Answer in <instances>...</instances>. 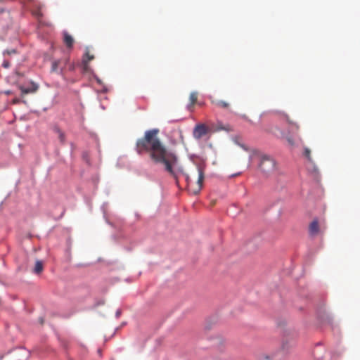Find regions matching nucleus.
I'll list each match as a JSON object with an SVG mask.
<instances>
[{"instance_id": "4468645a", "label": "nucleus", "mask_w": 360, "mask_h": 360, "mask_svg": "<svg viewBox=\"0 0 360 360\" xmlns=\"http://www.w3.org/2000/svg\"><path fill=\"white\" fill-rule=\"evenodd\" d=\"M44 266L43 263L41 261H37L35 263L34 272L37 274H40L43 271Z\"/></svg>"}, {"instance_id": "dca6fc26", "label": "nucleus", "mask_w": 360, "mask_h": 360, "mask_svg": "<svg viewBox=\"0 0 360 360\" xmlns=\"http://www.w3.org/2000/svg\"><path fill=\"white\" fill-rule=\"evenodd\" d=\"M13 53H16V51L15 49H11V50H6L4 51V54H7V55H11V54H13Z\"/></svg>"}, {"instance_id": "f03ea898", "label": "nucleus", "mask_w": 360, "mask_h": 360, "mask_svg": "<svg viewBox=\"0 0 360 360\" xmlns=\"http://www.w3.org/2000/svg\"><path fill=\"white\" fill-rule=\"evenodd\" d=\"M258 167L264 175L269 176L276 170V162L270 155L262 154L258 156Z\"/></svg>"}, {"instance_id": "39448f33", "label": "nucleus", "mask_w": 360, "mask_h": 360, "mask_svg": "<svg viewBox=\"0 0 360 360\" xmlns=\"http://www.w3.org/2000/svg\"><path fill=\"white\" fill-rule=\"evenodd\" d=\"M209 132V128L205 124H198L195 125L193 131V136L195 139L199 140L202 137L207 135Z\"/></svg>"}, {"instance_id": "7ed1b4c3", "label": "nucleus", "mask_w": 360, "mask_h": 360, "mask_svg": "<svg viewBox=\"0 0 360 360\" xmlns=\"http://www.w3.org/2000/svg\"><path fill=\"white\" fill-rule=\"evenodd\" d=\"M195 174H197L198 176L195 185H194V183L188 176H186V181L190 192L194 195H197L202 188V184L205 179V172L203 167L200 165L197 166Z\"/></svg>"}, {"instance_id": "1a4fd4ad", "label": "nucleus", "mask_w": 360, "mask_h": 360, "mask_svg": "<svg viewBox=\"0 0 360 360\" xmlns=\"http://www.w3.org/2000/svg\"><path fill=\"white\" fill-rule=\"evenodd\" d=\"M94 59V56L93 54L90 53L89 47H86L85 49V53L82 58V64L84 65V68L85 70H87L88 63L89 61Z\"/></svg>"}, {"instance_id": "aec40b11", "label": "nucleus", "mask_w": 360, "mask_h": 360, "mask_svg": "<svg viewBox=\"0 0 360 360\" xmlns=\"http://www.w3.org/2000/svg\"><path fill=\"white\" fill-rule=\"evenodd\" d=\"M4 94H5L6 95H10L12 94V91L10 90H6L4 91Z\"/></svg>"}, {"instance_id": "f8f14e48", "label": "nucleus", "mask_w": 360, "mask_h": 360, "mask_svg": "<svg viewBox=\"0 0 360 360\" xmlns=\"http://www.w3.org/2000/svg\"><path fill=\"white\" fill-rule=\"evenodd\" d=\"M190 100V104L188 105V109L191 110V108L193 107V105L196 103L198 100V93L197 92H192L190 94L189 96Z\"/></svg>"}, {"instance_id": "412c9836", "label": "nucleus", "mask_w": 360, "mask_h": 360, "mask_svg": "<svg viewBox=\"0 0 360 360\" xmlns=\"http://www.w3.org/2000/svg\"><path fill=\"white\" fill-rule=\"evenodd\" d=\"M288 141L292 144V141L291 140V139H288Z\"/></svg>"}, {"instance_id": "20e7f679", "label": "nucleus", "mask_w": 360, "mask_h": 360, "mask_svg": "<svg viewBox=\"0 0 360 360\" xmlns=\"http://www.w3.org/2000/svg\"><path fill=\"white\" fill-rule=\"evenodd\" d=\"M68 58H60L52 61L51 71L58 74H63V70L66 68L68 63Z\"/></svg>"}, {"instance_id": "9b49d317", "label": "nucleus", "mask_w": 360, "mask_h": 360, "mask_svg": "<svg viewBox=\"0 0 360 360\" xmlns=\"http://www.w3.org/2000/svg\"><path fill=\"white\" fill-rule=\"evenodd\" d=\"M63 41L68 48L70 49L72 47L73 44H74V39L68 33H67V32L64 33Z\"/></svg>"}, {"instance_id": "6e6552de", "label": "nucleus", "mask_w": 360, "mask_h": 360, "mask_svg": "<svg viewBox=\"0 0 360 360\" xmlns=\"http://www.w3.org/2000/svg\"><path fill=\"white\" fill-rule=\"evenodd\" d=\"M321 232L317 219H314L309 226V233L311 236H316Z\"/></svg>"}, {"instance_id": "0eeeda50", "label": "nucleus", "mask_w": 360, "mask_h": 360, "mask_svg": "<svg viewBox=\"0 0 360 360\" xmlns=\"http://www.w3.org/2000/svg\"><path fill=\"white\" fill-rule=\"evenodd\" d=\"M19 89H20L22 94L24 95L35 93L38 90L39 86L36 83L31 82L28 86L20 85L19 86Z\"/></svg>"}, {"instance_id": "9d476101", "label": "nucleus", "mask_w": 360, "mask_h": 360, "mask_svg": "<svg viewBox=\"0 0 360 360\" xmlns=\"http://www.w3.org/2000/svg\"><path fill=\"white\" fill-rule=\"evenodd\" d=\"M284 118L286 120L288 123L289 124V130L292 134H297L300 129V126L298 124L290 119V117L287 115H283Z\"/></svg>"}, {"instance_id": "2eb2a0df", "label": "nucleus", "mask_w": 360, "mask_h": 360, "mask_svg": "<svg viewBox=\"0 0 360 360\" xmlns=\"http://www.w3.org/2000/svg\"><path fill=\"white\" fill-rule=\"evenodd\" d=\"M304 157L311 162H312V158L311 157V150L309 148L305 147L304 148Z\"/></svg>"}, {"instance_id": "f3484780", "label": "nucleus", "mask_w": 360, "mask_h": 360, "mask_svg": "<svg viewBox=\"0 0 360 360\" xmlns=\"http://www.w3.org/2000/svg\"><path fill=\"white\" fill-rule=\"evenodd\" d=\"M217 130H226V131H229V126L228 127H224L222 126L221 124H219L218 127H217Z\"/></svg>"}, {"instance_id": "a211bd4d", "label": "nucleus", "mask_w": 360, "mask_h": 360, "mask_svg": "<svg viewBox=\"0 0 360 360\" xmlns=\"http://www.w3.org/2000/svg\"><path fill=\"white\" fill-rule=\"evenodd\" d=\"M20 102V100L18 98H15L12 100L11 103L13 105L18 104Z\"/></svg>"}, {"instance_id": "6ab92c4d", "label": "nucleus", "mask_w": 360, "mask_h": 360, "mask_svg": "<svg viewBox=\"0 0 360 360\" xmlns=\"http://www.w3.org/2000/svg\"><path fill=\"white\" fill-rule=\"evenodd\" d=\"M2 65L4 68H8L10 66V63L8 60H5L4 61Z\"/></svg>"}, {"instance_id": "ddd939ff", "label": "nucleus", "mask_w": 360, "mask_h": 360, "mask_svg": "<svg viewBox=\"0 0 360 360\" xmlns=\"http://www.w3.org/2000/svg\"><path fill=\"white\" fill-rule=\"evenodd\" d=\"M212 103L214 104L215 106L221 108H228L229 107V103L221 100L212 101Z\"/></svg>"}, {"instance_id": "423d86ee", "label": "nucleus", "mask_w": 360, "mask_h": 360, "mask_svg": "<svg viewBox=\"0 0 360 360\" xmlns=\"http://www.w3.org/2000/svg\"><path fill=\"white\" fill-rule=\"evenodd\" d=\"M51 128L53 132L58 136L60 143L61 144H65L66 141V136L58 124H54L51 126Z\"/></svg>"}, {"instance_id": "f257e3e1", "label": "nucleus", "mask_w": 360, "mask_h": 360, "mask_svg": "<svg viewBox=\"0 0 360 360\" xmlns=\"http://www.w3.org/2000/svg\"><path fill=\"white\" fill-rule=\"evenodd\" d=\"M158 129L145 132L144 136L136 141V150L140 155L148 153L153 162L165 166V170L176 178L174 167L177 163L176 155L168 150L158 137Z\"/></svg>"}]
</instances>
